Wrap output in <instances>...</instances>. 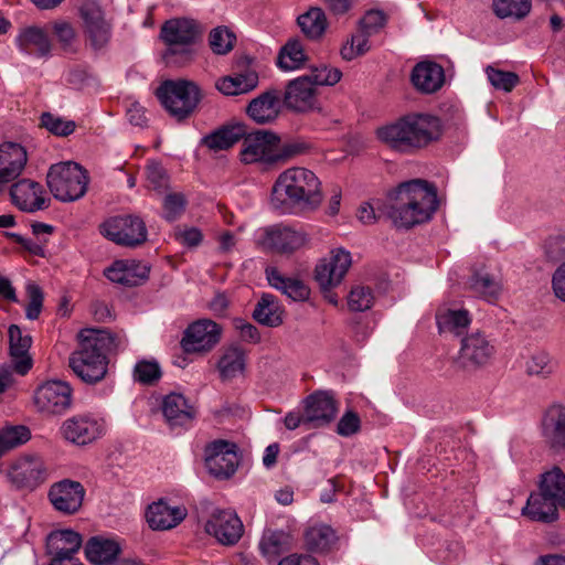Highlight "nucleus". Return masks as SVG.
Listing matches in <instances>:
<instances>
[{
    "mask_svg": "<svg viewBox=\"0 0 565 565\" xmlns=\"http://www.w3.org/2000/svg\"><path fill=\"white\" fill-rule=\"evenodd\" d=\"M268 282L295 301H303L309 298L310 289L297 278L286 277L276 268L266 269Z\"/></svg>",
    "mask_w": 565,
    "mask_h": 565,
    "instance_id": "obj_37",
    "label": "nucleus"
},
{
    "mask_svg": "<svg viewBox=\"0 0 565 565\" xmlns=\"http://www.w3.org/2000/svg\"><path fill=\"white\" fill-rule=\"evenodd\" d=\"M556 369V362L545 351L534 352L525 363L529 375L547 377Z\"/></svg>",
    "mask_w": 565,
    "mask_h": 565,
    "instance_id": "obj_49",
    "label": "nucleus"
},
{
    "mask_svg": "<svg viewBox=\"0 0 565 565\" xmlns=\"http://www.w3.org/2000/svg\"><path fill=\"white\" fill-rule=\"evenodd\" d=\"M310 145L303 140H290L276 143L275 163H285L294 158L305 154L309 151Z\"/></svg>",
    "mask_w": 565,
    "mask_h": 565,
    "instance_id": "obj_52",
    "label": "nucleus"
},
{
    "mask_svg": "<svg viewBox=\"0 0 565 565\" xmlns=\"http://www.w3.org/2000/svg\"><path fill=\"white\" fill-rule=\"evenodd\" d=\"M33 402L42 414L61 415L72 405V388L63 381H47L36 387Z\"/></svg>",
    "mask_w": 565,
    "mask_h": 565,
    "instance_id": "obj_11",
    "label": "nucleus"
},
{
    "mask_svg": "<svg viewBox=\"0 0 565 565\" xmlns=\"http://www.w3.org/2000/svg\"><path fill=\"white\" fill-rule=\"evenodd\" d=\"M82 536L73 530H56L46 537V553L51 557L50 564L65 563L77 557L82 547Z\"/></svg>",
    "mask_w": 565,
    "mask_h": 565,
    "instance_id": "obj_21",
    "label": "nucleus"
},
{
    "mask_svg": "<svg viewBox=\"0 0 565 565\" xmlns=\"http://www.w3.org/2000/svg\"><path fill=\"white\" fill-rule=\"evenodd\" d=\"M186 205L185 196L179 192L168 193L163 199V217L174 221L184 212Z\"/></svg>",
    "mask_w": 565,
    "mask_h": 565,
    "instance_id": "obj_58",
    "label": "nucleus"
},
{
    "mask_svg": "<svg viewBox=\"0 0 565 565\" xmlns=\"http://www.w3.org/2000/svg\"><path fill=\"white\" fill-rule=\"evenodd\" d=\"M411 79L416 89L430 94L443 86L445 74L443 67L437 63L420 62L413 68Z\"/></svg>",
    "mask_w": 565,
    "mask_h": 565,
    "instance_id": "obj_33",
    "label": "nucleus"
},
{
    "mask_svg": "<svg viewBox=\"0 0 565 565\" xmlns=\"http://www.w3.org/2000/svg\"><path fill=\"white\" fill-rule=\"evenodd\" d=\"M539 491L553 497L565 505V475L559 467H553L542 475Z\"/></svg>",
    "mask_w": 565,
    "mask_h": 565,
    "instance_id": "obj_44",
    "label": "nucleus"
},
{
    "mask_svg": "<svg viewBox=\"0 0 565 565\" xmlns=\"http://www.w3.org/2000/svg\"><path fill=\"white\" fill-rule=\"evenodd\" d=\"M559 507L564 505L553 497L541 491L532 492L522 509V515L531 521L551 523L558 519Z\"/></svg>",
    "mask_w": 565,
    "mask_h": 565,
    "instance_id": "obj_31",
    "label": "nucleus"
},
{
    "mask_svg": "<svg viewBox=\"0 0 565 565\" xmlns=\"http://www.w3.org/2000/svg\"><path fill=\"white\" fill-rule=\"evenodd\" d=\"M258 82V74L255 71L248 70L243 73L218 78L215 82V87L223 95L236 96L255 89Z\"/></svg>",
    "mask_w": 565,
    "mask_h": 565,
    "instance_id": "obj_35",
    "label": "nucleus"
},
{
    "mask_svg": "<svg viewBox=\"0 0 565 565\" xmlns=\"http://www.w3.org/2000/svg\"><path fill=\"white\" fill-rule=\"evenodd\" d=\"M308 60L303 44L298 39H290L280 50L277 64L284 71L302 67Z\"/></svg>",
    "mask_w": 565,
    "mask_h": 565,
    "instance_id": "obj_43",
    "label": "nucleus"
},
{
    "mask_svg": "<svg viewBox=\"0 0 565 565\" xmlns=\"http://www.w3.org/2000/svg\"><path fill=\"white\" fill-rule=\"evenodd\" d=\"M9 478L18 489L33 490L45 481L46 469L40 457L24 455L13 461Z\"/></svg>",
    "mask_w": 565,
    "mask_h": 565,
    "instance_id": "obj_18",
    "label": "nucleus"
},
{
    "mask_svg": "<svg viewBox=\"0 0 565 565\" xmlns=\"http://www.w3.org/2000/svg\"><path fill=\"white\" fill-rule=\"evenodd\" d=\"M259 243L273 253L291 255L309 245L310 235L302 226L279 223L263 228Z\"/></svg>",
    "mask_w": 565,
    "mask_h": 565,
    "instance_id": "obj_8",
    "label": "nucleus"
},
{
    "mask_svg": "<svg viewBox=\"0 0 565 565\" xmlns=\"http://www.w3.org/2000/svg\"><path fill=\"white\" fill-rule=\"evenodd\" d=\"M279 137L270 131H255L243 138L241 161L245 164H275L276 143Z\"/></svg>",
    "mask_w": 565,
    "mask_h": 565,
    "instance_id": "obj_12",
    "label": "nucleus"
},
{
    "mask_svg": "<svg viewBox=\"0 0 565 565\" xmlns=\"http://www.w3.org/2000/svg\"><path fill=\"white\" fill-rule=\"evenodd\" d=\"M493 353L494 347L483 333L477 331L461 340L457 364L463 370H477L489 363Z\"/></svg>",
    "mask_w": 565,
    "mask_h": 565,
    "instance_id": "obj_14",
    "label": "nucleus"
},
{
    "mask_svg": "<svg viewBox=\"0 0 565 565\" xmlns=\"http://www.w3.org/2000/svg\"><path fill=\"white\" fill-rule=\"evenodd\" d=\"M235 35L224 26L213 29L209 34V43L215 54L224 55L233 50Z\"/></svg>",
    "mask_w": 565,
    "mask_h": 565,
    "instance_id": "obj_53",
    "label": "nucleus"
},
{
    "mask_svg": "<svg viewBox=\"0 0 565 565\" xmlns=\"http://www.w3.org/2000/svg\"><path fill=\"white\" fill-rule=\"evenodd\" d=\"M439 136V119L418 113L402 116L376 129L377 139L388 149L401 153H413L426 148Z\"/></svg>",
    "mask_w": 565,
    "mask_h": 565,
    "instance_id": "obj_4",
    "label": "nucleus"
},
{
    "mask_svg": "<svg viewBox=\"0 0 565 565\" xmlns=\"http://www.w3.org/2000/svg\"><path fill=\"white\" fill-rule=\"evenodd\" d=\"M100 233L109 241L124 246H137L147 239L145 222L139 216L120 215L106 220Z\"/></svg>",
    "mask_w": 565,
    "mask_h": 565,
    "instance_id": "obj_9",
    "label": "nucleus"
},
{
    "mask_svg": "<svg viewBox=\"0 0 565 565\" xmlns=\"http://www.w3.org/2000/svg\"><path fill=\"white\" fill-rule=\"evenodd\" d=\"M117 542L100 536L89 539L85 545V555L93 565H108L119 554Z\"/></svg>",
    "mask_w": 565,
    "mask_h": 565,
    "instance_id": "obj_38",
    "label": "nucleus"
},
{
    "mask_svg": "<svg viewBox=\"0 0 565 565\" xmlns=\"http://www.w3.org/2000/svg\"><path fill=\"white\" fill-rule=\"evenodd\" d=\"M374 303V295L370 287L355 286L348 296V306L351 311L369 310Z\"/></svg>",
    "mask_w": 565,
    "mask_h": 565,
    "instance_id": "obj_55",
    "label": "nucleus"
},
{
    "mask_svg": "<svg viewBox=\"0 0 565 565\" xmlns=\"http://www.w3.org/2000/svg\"><path fill=\"white\" fill-rule=\"evenodd\" d=\"M242 129L224 127L204 137L203 143L212 150H226L242 138Z\"/></svg>",
    "mask_w": 565,
    "mask_h": 565,
    "instance_id": "obj_46",
    "label": "nucleus"
},
{
    "mask_svg": "<svg viewBox=\"0 0 565 565\" xmlns=\"http://www.w3.org/2000/svg\"><path fill=\"white\" fill-rule=\"evenodd\" d=\"M28 161L25 149L18 143L0 146V192L3 185L17 179Z\"/></svg>",
    "mask_w": 565,
    "mask_h": 565,
    "instance_id": "obj_27",
    "label": "nucleus"
},
{
    "mask_svg": "<svg viewBox=\"0 0 565 565\" xmlns=\"http://www.w3.org/2000/svg\"><path fill=\"white\" fill-rule=\"evenodd\" d=\"M369 35L362 31L352 34L341 46L340 54L345 61H352L364 55L370 50Z\"/></svg>",
    "mask_w": 565,
    "mask_h": 565,
    "instance_id": "obj_50",
    "label": "nucleus"
},
{
    "mask_svg": "<svg viewBox=\"0 0 565 565\" xmlns=\"http://www.w3.org/2000/svg\"><path fill=\"white\" fill-rule=\"evenodd\" d=\"M161 39L167 44L166 58L178 57V62L186 63L194 55V44L200 31L194 21L189 19H173L167 21L161 28Z\"/></svg>",
    "mask_w": 565,
    "mask_h": 565,
    "instance_id": "obj_7",
    "label": "nucleus"
},
{
    "mask_svg": "<svg viewBox=\"0 0 565 565\" xmlns=\"http://www.w3.org/2000/svg\"><path fill=\"white\" fill-rule=\"evenodd\" d=\"M147 186L161 194L168 189L169 177L164 169L157 162H150L146 167Z\"/></svg>",
    "mask_w": 565,
    "mask_h": 565,
    "instance_id": "obj_57",
    "label": "nucleus"
},
{
    "mask_svg": "<svg viewBox=\"0 0 565 565\" xmlns=\"http://www.w3.org/2000/svg\"><path fill=\"white\" fill-rule=\"evenodd\" d=\"M8 334L13 370L20 375H25L32 367V359L29 354L32 338L29 333H23L17 324L9 327Z\"/></svg>",
    "mask_w": 565,
    "mask_h": 565,
    "instance_id": "obj_30",
    "label": "nucleus"
},
{
    "mask_svg": "<svg viewBox=\"0 0 565 565\" xmlns=\"http://www.w3.org/2000/svg\"><path fill=\"white\" fill-rule=\"evenodd\" d=\"M338 542L335 530L323 523H315L305 532V543L309 551L315 553L329 552Z\"/></svg>",
    "mask_w": 565,
    "mask_h": 565,
    "instance_id": "obj_39",
    "label": "nucleus"
},
{
    "mask_svg": "<svg viewBox=\"0 0 565 565\" xmlns=\"http://www.w3.org/2000/svg\"><path fill=\"white\" fill-rule=\"evenodd\" d=\"M544 248L546 259L555 264L565 255V239L561 236L552 237L546 241Z\"/></svg>",
    "mask_w": 565,
    "mask_h": 565,
    "instance_id": "obj_64",
    "label": "nucleus"
},
{
    "mask_svg": "<svg viewBox=\"0 0 565 565\" xmlns=\"http://www.w3.org/2000/svg\"><path fill=\"white\" fill-rule=\"evenodd\" d=\"M307 76L317 88V86L321 85L337 84L341 79L342 73L339 68L321 65L311 70L310 74H307Z\"/></svg>",
    "mask_w": 565,
    "mask_h": 565,
    "instance_id": "obj_60",
    "label": "nucleus"
},
{
    "mask_svg": "<svg viewBox=\"0 0 565 565\" xmlns=\"http://www.w3.org/2000/svg\"><path fill=\"white\" fill-rule=\"evenodd\" d=\"M12 203L23 212H36L44 210L50 204V198L44 186L32 179L23 178L10 188Z\"/></svg>",
    "mask_w": 565,
    "mask_h": 565,
    "instance_id": "obj_17",
    "label": "nucleus"
},
{
    "mask_svg": "<svg viewBox=\"0 0 565 565\" xmlns=\"http://www.w3.org/2000/svg\"><path fill=\"white\" fill-rule=\"evenodd\" d=\"M221 339V328L210 319H201L190 324L182 338L181 345L188 353L207 352Z\"/></svg>",
    "mask_w": 565,
    "mask_h": 565,
    "instance_id": "obj_16",
    "label": "nucleus"
},
{
    "mask_svg": "<svg viewBox=\"0 0 565 565\" xmlns=\"http://www.w3.org/2000/svg\"><path fill=\"white\" fill-rule=\"evenodd\" d=\"M25 289L29 299L25 308V316L30 320H35L39 318L43 307V292L34 282H29Z\"/></svg>",
    "mask_w": 565,
    "mask_h": 565,
    "instance_id": "obj_61",
    "label": "nucleus"
},
{
    "mask_svg": "<svg viewBox=\"0 0 565 565\" xmlns=\"http://www.w3.org/2000/svg\"><path fill=\"white\" fill-rule=\"evenodd\" d=\"M284 309L277 298L270 294H264L255 306L253 317L264 326L275 328L282 323Z\"/></svg>",
    "mask_w": 565,
    "mask_h": 565,
    "instance_id": "obj_40",
    "label": "nucleus"
},
{
    "mask_svg": "<svg viewBox=\"0 0 565 565\" xmlns=\"http://www.w3.org/2000/svg\"><path fill=\"white\" fill-rule=\"evenodd\" d=\"M31 437L25 426L4 427L0 431V456L6 451L26 443Z\"/></svg>",
    "mask_w": 565,
    "mask_h": 565,
    "instance_id": "obj_51",
    "label": "nucleus"
},
{
    "mask_svg": "<svg viewBox=\"0 0 565 565\" xmlns=\"http://www.w3.org/2000/svg\"><path fill=\"white\" fill-rule=\"evenodd\" d=\"M246 111L250 119L259 125L274 122L281 111L280 92L268 89L262 93L249 102Z\"/></svg>",
    "mask_w": 565,
    "mask_h": 565,
    "instance_id": "obj_26",
    "label": "nucleus"
},
{
    "mask_svg": "<svg viewBox=\"0 0 565 565\" xmlns=\"http://www.w3.org/2000/svg\"><path fill=\"white\" fill-rule=\"evenodd\" d=\"M284 103L296 111L312 110L317 103V88L307 75L299 76L287 84Z\"/></svg>",
    "mask_w": 565,
    "mask_h": 565,
    "instance_id": "obj_25",
    "label": "nucleus"
},
{
    "mask_svg": "<svg viewBox=\"0 0 565 565\" xmlns=\"http://www.w3.org/2000/svg\"><path fill=\"white\" fill-rule=\"evenodd\" d=\"M297 21L302 33L313 41L320 40L328 28L326 13L318 7H311L307 12L300 14Z\"/></svg>",
    "mask_w": 565,
    "mask_h": 565,
    "instance_id": "obj_41",
    "label": "nucleus"
},
{
    "mask_svg": "<svg viewBox=\"0 0 565 565\" xmlns=\"http://www.w3.org/2000/svg\"><path fill=\"white\" fill-rule=\"evenodd\" d=\"M469 289L478 297L494 302L501 295V280L489 273L484 268L477 269L472 273L469 281Z\"/></svg>",
    "mask_w": 565,
    "mask_h": 565,
    "instance_id": "obj_36",
    "label": "nucleus"
},
{
    "mask_svg": "<svg viewBox=\"0 0 565 565\" xmlns=\"http://www.w3.org/2000/svg\"><path fill=\"white\" fill-rule=\"evenodd\" d=\"M349 252L338 248L331 250L329 256L322 258L315 270V278L322 289H330L339 285L351 266Z\"/></svg>",
    "mask_w": 565,
    "mask_h": 565,
    "instance_id": "obj_20",
    "label": "nucleus"
},
{
    "mask_svg": "<svg viewBox=\"0 0 565 565\" xmlns=\"http://www.w3.org/2000/svg\"><path fill=\"white\" fill-rule=\"evenodd\" d=\"M361 420L356 413L348 411L343 414L337 425V433L340 436L349 437L360 430Z\"/></svg>",
    "mask_w": 565,
    "mask_h": 565,
    "instance_id": "obj_63",
    "label": "nucleus"
},
{
    "mask_svg": "<svg viewBox=\"0 0 565 565\" xmlns=\"http://www.w3.org/2000/svg\"><path fill=\"white\" fill-rule=\"evenodd\" d=\"M205 465L216 478L231 477L238 466L236 445L226 440L213 441L205 449Z\"/></svg>",
    "mask_w": 565,
    "mask_h": 565,
    "instance_id": "obj_19",
    "label": "nucleus"
},
{
    "mask_svg": "<svg viewBox=\"0 0 565 565\" xmlns=\"http://www.w3.org/2000/svg\"><path fill=\"white\" fill-rule=\"evenodd\" d=\"M188 512L183 505H170L164 500L150 504L146 512V519L152 530H170L180 524Z\"/></svg>",
    "mask_w": 565,
    "mask_h": 565,
    "instance_id": "obj_28",
    "label": "nucleus"
},
{
    "mask_svg": "<svg viewBox=\"0 0 565 565\" xmlns=\"http://www.w3.org/2000/svg\"><path fill=\"white\" fill-rule=\"evenodd\" d=\"M164 109L177 120L190 117L202 99L196 83L188 79L164 81L156 92Z\"/></svg>",
    "mask_w": 565,
    "mask_h": 565,
    "instance_id": "obj_5",
    "label": "nucleus"
},
{
    "mask_svg": "<svg viewBox=\"0 0 565 565\" xmlns=\"http://www.w3.org/2000/svg\"><path fill=\"white\" fill-rule=\"evenodd\" d=\"M162 413L171 427L185 426L195 417V409L180 393L166 395L161 404Z\"/></svg>",
    "mask_w": 565,
    "mask_h": 565,
    "instance_id": "obj_32",
    "label": "nucleus"
},
{
    "mask_svg": "<svg viewBox=\"0 0 565 565\" xmlns=\"http://www.w3.org/2000/svg\"><path fill=\"white\" fill-rule=\"evenodd\" d=\"M386 23V17L382 11L370 10L360 22V31L369 36L379 32Z\"/></svg>",
    "mask_w": 565,
    "mask_h": 565,
    "instance_id": "obj_62",
    "label": "nucleus"
},
{
    "mask_svg": "<svg viewBox=\"0 0 565 565\" xmlns=\"http://www.w3.org/2000/svg\"><path fill=\"white\" fill-rule=\"evenodd\" d=\"M486 73L491 85L497 89L511 92L519 83L518 74L488 66Z\"/></svg>",
    "mask_w": 565,
    "mask_h": 565,
    "instance_id": "obj_56",
    "label": "nucleus"
},
{
    "mask_svg": "<svg viewBox=\"0 0 565 565\" xmlns=\"http://www.w3.org/2000/svg\"><path fill=\"white\" fill-rule=\"evenodd\" d=\"M77 349L71 353L68 365L85 383L100 382L107 374L108 355L116 352L125 339L106 329H83L77 334Z\"/></svg>",
    "mask_w": 565,
    "mask_h": 565,
    "instance_id": "obj_2",
    "label": "nucleus"
},
{
    "mask_svg": "<svg viewBox=\"0 0 565 565\" xmlns=\"http://www.w3.org/2000/svg\"><path fill=\"white\" fill-rule=\"evenodd\" d=\"M245 352L238 347L227 348L220 358L217 369L222 380L227 381L243 374L245 370Z\"/></svg>",
    "mask_w": 565,
    "mask_h": 565,
    "instance_id": "obj_42",
    "label": "nucleus"
},
{
    "mask_svg": "<svg viewBox=\"0 0 565 565\" xmlns=\"http://www.w3.org/2000/svg\"><path fill=\"white\" fill-rule=\"evenodd\" d=\"M88 181L86 171L72 161L52 164L46 175L51 193L62 202H72L84 196Z\"/></svg>",
    "mask_w": 565,
    "mask_h": 565,
    "instance_id": "obj_6",
    "label": "nucleus"
},
{
    "mask_svg": "<svg viewBox=\"0 0 565 565\" xmlns=\"http://www.w3.org/2000/svg\"><path fill=\"white\" fill-rule=\"evenodd\" d=\"M149 271L150 268L145 263L135 259H119L105 268L104 275L111 282L126 287H135L148 279Z\"/></svg>",
    "mask_w": 565,
    "mask_h": 565,
    "instance_id": "obj_24",
    "label": "nucleus"
},
{
    "mask_svg": "<svg viewBox=\"0 0 565 565\" xmlns=\"http://www.w3.org/2000/svg\"><path fill=\"white\" fill-rule=\"evenodd\" d=\"M204 530L220 544L233 546L242 539L244 525L234 510L213 508L206 518Z\"/></svg>",
    "mask_w": 565,
    "mask_h": 565,
    "instance_id": "obj_10",
    "label": "nucleus"
},
{
    "mask_svg": "<svg viewBox=\"0 0 565 565\" xmlns=\"http://www.w3.org/2000/svg\"><path fill=\"white\" fill-rule=\"evenodd\" d=\"M41 127L47 129L51 134L58 137H67L75 131L76 124L73 120L64 119L51 113H43L41 116Z\"/></svg>",
    "mask_w": 565,
    "mask_h": 565,
    "instance_id": "obj_54",
    "label": "nucleus"
},
{
    "mask_svg": "<svg viewBox=\"0 0 565 565\" xmlns=\"http://www.w3.org/2000/svg\"><path fill=\"white\" fill-rule=\"evenodd\" d=\"M438 209L437 189L423 179L399 183L388 194L385 215L396 228H412L431 220Z\"/></svg>",
    "mask_w": 565,
    "mask_h": 565,
    "instance_id": "obj_1",
    "label": "nucleus"
},
{
    "mask_svg": "<svg viewBox=\"0 0 565 565\" xmlns=\"http://www.w3.org/2000/svg\"><path fill=\"white\" fill-rule=\"evenodd\" d=\"M542 436L554 450L565 447V407L562 404L550 406L542 418Z\"/></svg>",
    "mask_w": 565,
    "mask_h": 565,
    "instance_id": "obj_29",
    "label": "nucleus"
},
{
    "mask_svg": "<svg viewBox=\"0 0 565 565\" xmlns=\"http://www.w3.org/2000/svg\"><path fill=\"white\" fill-rule=\"evenodd\" d=\"M264 556L275 559L289 547V535L282 531L266 532L259 543Z\"/></svg>",
    "mask_w": 565,
    "mask_h": 565,
    "instance_id": "obj_47",
    "label": "nucleus"
},
{
    "mask_svg": "<svg viewBox=\"0 0 565 565\" xmlns=\"http://www.w3.org/2000/svg\"><path fill=\"white\" fill-rule=\"evenodd\" d=\"M436 320L441 331L455 332L456 334H460L468 328L471 321L469 312L466 309L438 311Z\"/></svg>",
    "mask_w": 565,
    "mask_h": 565,
    "instance_id": "obj_45",
    "label": "nucleus"
},
{
    "mask_svg": "<svg viewBox=\"0 0 565 565\" xmlns=\"http://www.w3.org/2000/svg\"><path fill=\"white\" fill-rule=\"evenodd\" d=\"M17 44L21 51L38 57L47 56L52 49L47 32L34 25L20 31L17 36Z\"/></svg>",
    "mask_w": 565,
    "mask_h": 565,
    "instance_id": "obj_34",
    "label": "nucleus"
},
{
    "mask_svg": "<svg viewBox=\"0 0 565 565\" xmlns=\"http://www.w3.org/2000/svg\"><path fill=\"white\" fill-rule=\"evenodd\" d=\"M323 201L322 184L316 173L307 168L292 167L282 171L273 184V207L289 214L295 211H315Z\"/></svg>",
    "mask_w": 565,
    "mask_h": 565,
    "instance_id": "obj_3",
    "label": "nucleus"
},
{
    "mask_svg": "<svg viewBox=\"0 0 565 565\" xmlns=\"http://www.w3.org/2000/svg\"><path fill=\"white\" fill-rule=\"evenodd\" d=\"M493 11L501 18L523 19L531 11L530 0H493Z\"/></svg>",
    "mask_w": 565,
    "mask_h": 565,
    "instance_id": "obj_48",
    "label": "nucleus"
},
{
    "mask_svg": "<svg viewBox=\"0 0 565 565\" xmlns=\"http://www.w3.org/2000/svg\"><path fill=\"white\" fill-rule=\"evenodd\" d=\"M79 14L90 45L95 50L104 47L110 39V25L105 20L99 4L94 0H87L81 6Z\"/></svg>",
    "mask_w": 565,
    "mask_h": 565,
    "instance_id": "obj_22",
    "label": "nucleus"
},
{
    "mask_svg": "<svg viewBox=\"0 0 565 565\" xmlns=\"http://www.w3.org/2000/svg\"><path fill=\"white\" fill-rule=\"evenodd\" d=\"M134 377L141 384H153L161 377V370L157 362L140 361L134 369Z\"/></svg>",
    "mask_w": 565,
    "mask_h": 565,
    "instance_id": "obj_59",
    "label": "nucleus"
},
{
    "mask_svg": "<svg viewBox=\"0 0 565 565\" xmlns=\"http://www.w3.org/2000/svg\"><path fill=\"white\" fill-rule=\"evenodd\" d=\"M106 431L105 420L89 414L75 415L63 422L61 434L70 443L84 446L100 438Z\"/></svg>",
    "mask_w": 565,
    "mask_h": 565,
    "instance_id": "obj_13",
    "label": "nucleus"
},
{
    "mask_svg": "<svg viewBox=\"0 0 565 565\" xmlns=\"http://www.w3.org/2000/svg\"><path fill=\"white\" fill-rule=\"evenodd\" d=\"M338 413L337 401L330 392L319 391L305 401V424L321 427L331 423Z\"/></svg>",
    "mask_w": 565,
    "mask_h": 565,
    "instance_id": "obj_23",
    "label": "nucleus"
},
{
    "mask_svg": "<svg viewBox=\"0 0 565 565\" xmlns=\"http://www.w3.org/2000/svg\"><path fill=\"white\" fill-rule=\"evenodd\" d=\"M86 490L79 481L63 479L50 487L47 497L56 511L70 515L81 510Z\"/></svg>",
    "mask_w": 565,
    "mask_h": 565,
    "instance_id": "obj_15",
    "label": "nucleus"
}]
</instances>
